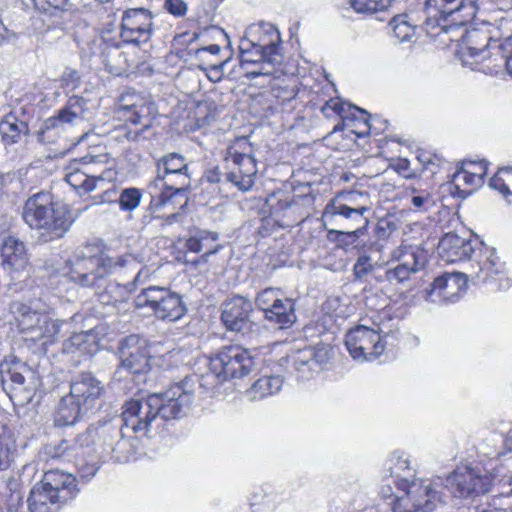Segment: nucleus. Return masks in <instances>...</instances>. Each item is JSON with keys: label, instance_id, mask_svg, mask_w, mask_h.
Returning a JSON list of instances; mask_svg holds the SVG:
<instances>
[{"label": "nucleus", "instance_id": "f3484780", "mask_svg": "<svg viewBox=\"0 0 512 512\" xmlns=\"http://www.w3.org/2000/svg\"><path fill=\"white\" fill-rule=\"evenodd\" d=\"M492 479L480 475L476 470L464 467L458 468L446 479V487L457 497L474 498L489 492Z\"/></svg>", "mask_w": 512, "mask_h": 512}, {"label": "nucleus", "instance_id": "c03bdc74", "mask_svg": "<svg viewBox=\"0 0 512 512\" xmlns=\"http://www.w3.org/2000/svg\"><path fill=\"white\" fill-rule=\"evenodd\" d=\"M469 66L472 70L481 71L488 75L497 74L504 67V57L502 54L487 49V53L478 57V63Z\"/></svg>", "mask_w": 512, "mask_h": 512}, {"label": "nucleus", "instance_id": "6e6552de", "mask_svg": "<svg viewBox=\"0 0 512 512\" xmlns=\"http://www.w3.org/2000/svg\"><path fill=\"white\" fill-rule=\"evenodd\" d=\"M120 364L114 372V379L122 381L131 376L137 382L144 381L150 370V352L146 340L138 335H129L119 344Z\"/></svg>", "mask_w": 512, "mask_h": 512}, {"label": "nucleus", "instance_id": "37998d69", "mask_svg": "<svg viewBox=\"0 0 512 512\" xmlns=\"http://www.w3.org/2000/svg\"><path fill=\"white\" fill-rule=\"evenodd\" d=\"M253 42H249L246 38H241L239 43V53H240V65L241 68L246 70H250L248 66H255L257 63L261 61H266L268 63V59L266 58V54L256 49Z\"/></svg>", "mask_w": 512, "mask_h": 512}, {"label": "nucleus", "instance_id": "603ef678", "mask_svg": "<svg viewBox=\"0 0 512 512\" xmlns=\"http://www.w3.org/2000/svg\"><path fill=\"white\" fill-rule=\"evenodd\" d=\"M281 65H273L266 61L257 63L253 69L246 70L245 76L248 79H254L259 76H272L276 74L280 69Z\"/></svg>", "mask_w": 512, "mask_h": 512}, {"label": "nucleus", "instance_id": "393cba45", "mask_svg": "<svg viewBox=\"0 0 512 512\" xmlns=\"http://www.w3.org/2000/svg\"><path fill=\"white\" fill-rule=\"evenodd\" d=\"M2 266L10 272H22L29 266V255L26 245L19 238L7 235L1 244Z\"/></svg>", "mask_w": 512, "mask_h": 512}, {"label": "nucleus", "instance_id": "cd10ccee", "mask_svg": "<svg viewBox=\"0 0 512 512\" xmlns=\"http://www.w3.org/2000/svg\"><path fill=\"white\" fill-rule=\"evenodd\" d=\"M438 250L446 262L454 263L469 259L474 253V245L471 239L449 233L440 240Z\"/></svg>", "mask_w": 512, "mask_h": 512}, {"label": "nucleus", "instance_id": "5fc2aeb1", "mask_svg": "<svg viewBox=\"0 0 512 512\" xmlns=\"http://www.w3.org/2000/svg\"><path fill=\"white\" fill-rule=\"evenodd\" d=\"M411 203L416 210L426 211L430 206L434 205V200L429 192L421 191L420 194L412 196Z\"/></svg>", "mask_w": 512, "mask_h": 512}, {"label": "nucleus", "instance_id": "f704fd0d", "mask_svg": "<svg viewBox=\"0 0 512 512\" xmlns=\"http://www.w3.org/2000/svg\"><path fill=\"white\" fill-rule=\"evenodd\" d=\"M265 319L279 325V328L291 326L296 321L294 301L290 298H279L277 303L264 315Z\"/></svg>", "mask_w": 512, "mask_h": 512}, {"label": "nucleus", "instance_id": "412c9836", "mask_svg": "<svg viewBox=\"0 0 512 512\" xmlns=\"http://www.w3.org/2000/svg\"><path fill=\"white\" fill-rule=\"evenodd\" d=\"M103 393L102 382L91 373H80L71 380L69 395L86 411L96 407Z\"/></svg>", "mask_w": 512, "mask_h": 512}, {"label": "nucleus", "instance_id": "473e14b6", "mask_svg": "<svg viewBox=\"0 0 512 512\" xmlns=\"http://www.w3.org/2000/svg\"><path fill=\"white\" fill-rule=\"evenodd\" d=\"M47 225L42 227V235L48 239H57L64 236L69 230L71 221L68 212L61 205L52 202L51 213L46 216Z\"/></svg>", "mask_w": 512, "mask_h": 512}, {"label": "nucleus", "instance_id": "7c9ffc66", "mask_svg": "<svg viewBox=\"0 0 512 512\" xmlns=\"http://www.w3.org/2000/svg\"><path fill=\"white\" fill-rule=\"evenodd\" d=\"M218 234L216 232L203 231L196 236L186 240L185 247L190 252L201 253V256L194 261L195 264L207 262L210 255L216 254L221 245L217 243Z\"/></svg>", "mask_w": 512, "mask_h": 512}, {"label": "nucleus", "instance_id": "0e129e2a", "mask_svg": "<svg viewBox=\"0 0 512 512\" xmlns=\"http://www.w3.org/2000/svg\"><path fill=\"white\" fill-rule=\"evenodd\" d=\"M489 185L491 188L498 190L503 195L510 194L508 186L505 184L504 180L499 175H494L490 179Z\"/></svg>", "mask_w": 512, "mask_h": 512}, {"label": "nucleus", "instance_id": "2f4dec72", "mask_svg": "<svg viewBox=\"0 0 512 512\" xmlns=\"http://www.w3.org/2000/svg\"><path fill=\"white\" fill-rule=\"evenodd\" d=\"M62 503H65V501L55 497V493L50 492L41 483H37L31 489L28 498L30 512H57Z\"/></svg>", "mask_w": 512, "mask_h": 512}, {"label": "nucleus", "instance_id": "a19ab883", "mask_svg": "<svg viewBox=\"0 0 512 512\" xmlns=\"http://www.w3.org/2000/svg\"><path fill=\"white\" fill-rule=\"evenodd\" d=\"M397 229V223L392 217H383L379 219L374 228L376 241L371 243L370 249L381 252Z\"/></svg>", "mask_w": 512, "mask_h": 512}, {"label": "nucleus", "instance_id": "052dcab7", "mask_svg": "<svg viewBox=\"0 0 512 512\" xmlns=\"http://www.w3.org/2000/svg\"><path fill=\"white\" fill-rule=\"evenodd\" d=\"M493 501L496 512H512V494L498 495Z\"/></svg>", "mask_w": 512, "mask_h": 512}, {"label": "nucleus", "instance_id": "de8ad7c7", "mask_svg": "<svg viewBox=\"0 0 512 512\" xmlns=\"http://www.w3.org/2000/svg\"><path fill=\"white\" fill-rule=\"evenodd\" d=\"M142 193L138 188L123 189L118 197V204L123 211H133L141 203Z\"/></svg>", "mask_w": 512, "mask_h": 512}, {"label": "nucleus", "instance_id": "338daca9", "mask_svg": "<svg viewBox=\"0 0 512 512\" xmlns=\"http://www.w3.org/2000/svg\"><path fill=\"white\" fill-rule=\"evenodd\" d=\"M97 471L98 466L95 463H93L82 467L80 470V474L82 478L89 480L91 477L96 475Z\"/></svg>", "mask_w": 512, "mask_h": 512}, {"label": "nucleus", "instance_id": "aec40b11", "mask_svg": "<svg viewBox=\"0 0 512 512\" xmlns=\"http://www.w3.org/2000/svg\"><path fill=\"white\" fill-rule=\"evenodd\" d=\"M137 101L128 103L126 98H123L125 103L121 106L122 117L126 123L135 126V129L129 128L125 132V137L129 141L139 142L145 137L144 132L147 131L153 123L152 107L147 105L146 102L137 97Z\"/></svg>", "mask_w": 512, "mask_h": 512}, {"label": "nucleus", "instance_id": "e2e57ef3", "mask_svg": "<svg viewBox=\"0 0 512 512\" xmlns=\"http://www.w3.org/2000/svg\"><path fill=\"white\" fill-rule=\"evenodd\" d=\"M203 180L209 184H219L222 182V173L219 167H213L207 170L203 176Z\"/></svg>", "mask_w": 512, "mask_h": 512}, {"label": "nucleus", "instance_id": "13d9d810", "mask_svg": "<svg viewBox=\"0 0 512 512\" xmlns=\"http://www.w3.org/2000/svg\"><path fill=\"white\" fill-rule=\"evenodd\" d=\"M80 74L77 70L66 68L61 76L62 85L71 90L77 88L80 84Z\"/></svg>", "mask_w": 512, "mask_h": 512}, {"label": "nucleus", "instance_id": "3c124183", "mask_svg": "<svg viewBox=\"0 0 512 512\" xmlns=\"http://www.w3.org/2000/svg\"><path fill=\"white\" fill-rule=\"evenodd\" d=\"M365 224L362 227H359L353 231H340V230H330V235H335V240L341 243L343 246H351L354 245L355 242L364 234L366 231Z\"/></svg>", "mask_w": 512, "mask_h": 512}, {"label": "nucleus", "instance_id": "4468645a", "mask_svg": "<svg viewBox=\"0 0 512 512\" xmlns=\"http://www.w3.org/2000/svg\"><path fill=\"white\" fill-rule=\"evenodd\" d=\"M154 33V15L146 8H129L123 11L120 37L123 42L135 46L148 43Z\"/></svg>", "mask_w": 512, "mask_h": 512}, {"label": "nucleus", "instance_id": "7ed1b4c3", "mask_svg": "<svg viewBox=\"0 0 512 512\" xmlns=\"http://www.w3.org/2000/svg\"><path fill=\"white\" fill-rule=\"evenodd\" d=\"M387 466L390 476L396 478L393 482L404 492L393 502V512H435L443 506L445 501L441 493L429 480L407 479L411 473L407 457L394 454L387 461Z\"/></svg>", "mask_w": 512, "mask_h": 512}, {"label": "nucleus", "instance_id": "72a5a7b5", "mask_svg": "<svg viewBox=\"0 0 512 512\" xmlns=\"http://www.w3.org/2000/svg\"><path fill=\"white\" fill-rule=\"evenodd\" d=\"M88 411L69 394L63 396L54 414V423L58 427L70 426L81 419Z\"/></svg>", "mask_w": 512, "mask_h": 512}, {"label": "nucleus", "instance_id": "c756f323", "mask_svg": "<svg viewBox=\"0 0 512 512\" xmlns=\"http://www.w3.org/2000/svg\"><path fill=\"white\" fill-rule=\"evenodd\" d=\"M40 483L65 502L72 499L78 491L75 477L59 470L45 472Z\"/></svg>", "mask_w": 512, "mask_h": 512}, {"label": "nucleus", "instance_id": "8fccbe9b", "mask_svg": "<svg viewBox=\"0 0 512 512\" xmlns=\"http://www.w3.org/2000/svg\"><path fill=\"white\" fill-rule=\"evenodd\" d=\"M280 298V290L275 288H266L260 291L255 299L256 306L264 312H266L277 303Z\"/></svg>", "mask_w": 512, "mask_h": 512}, {"label": "nucleus", "instance_id": "2eb2a0df", "mask_svg": "<svg viewBox=\"0 0 512 512\" xmlns=\"http://www.w3.org/2000/svg\"><path fill=\"white\" fill-rule=\"evenodd\" d=\"M345 345L350 355L359 361L375 359L385 349L379 331L364 325H359L347 332Z\"/></svg>", "mask_w": 512, "mask_h": 512}, {"label": "nucleus", "instance_id": "1a4fd4ad", "mask_svg": "<svg viewBox=\"0 0 512 512\" xmlns=\"http://www.w3.org/2000/svg\"><path fill=\"white\" fill-rule=\"evenodd\" d=\"M255 367L254 357L250 351L239 345L222 347L210 357L211 376L219 381L243 378Z\"/></svg>", "mask_w": 512, "mask_h": 512}, {"label": "nucleus", "instance_id": "49530a36", "mask_svg": "<svg viewBox=\"0 0 512 512\" xmlns=\"http://www.w3.org/2000/svg\"><path fill=\"white\" fill-rule=\"evenodd\" d=\"M381 265L378 261H373L372 257L366 253L360 254L353 265V276L355 280H362L372 274L376 268Z\"/></svg>", "mask_w": 512, "mask_h": 512}, {"label": "nucleus", "instance_id": "f257e3e1", "mask_svg": "<svg viewBox=\"0 0 512 512\" xmlns=\"http://www.w3.org/2000/svg\"><path fill=\"white\" fill-rule=\"evenodd\" d=\"M70 278L83 287L104 291L99 293V300L103 304L116 305L123 302L132 291V287L140 280L142 272L139 270L133 278V282L127 285L118 283L107 284L106 277L115 269L133 266L136 262L128 256L117 258L105 256L96 246L85 245L74 250L67 260Z\"/></svg>", "mask_w": 512, "mask_h": 512}, {"label": "nucleus", "instance_id": "a878e982", "mask_svg": "<svg viewBox=\"0 0 512 512\" xmlns=\"http://www.w3.org/2000/svg\"><path fill=\"white\" fill-rule=\"evenodd\" d=\"M490 36L486 32L477 29L466 30L461 37L459 55L463 65L478 63V57L492 50Z\"/></svg>", "mask_w": 512, "mask_h": 512}, {"label": "nucleus", "instance_id": "39448f33", "mask_svg": "<svg viewBox=\"0 0 512 512\" xmlns=\"http://www.w3.org/2000/svg\"><path fill=\"white\" fill-rule=\"evenodd\" d=\"M10 309L15 316L20 332L26 336V340L39 342L44 351L48 345L57 341L63 321L55 318L39 302L15 301L11 304Z\"/></svg>", "mask_w": 512, "mask_h": 512}, {"label": "nucleus", "instance_id": "ddd939ff", "mask_svg": "<svg viewBox=\"0 0 512 512\" xmlns=\"http://www.w3.org/2000/svg\"><path fill=\"white\" fill-rule=\"evenodd\" d=\"M396 266L386 270L385 277L391 284H400L422 270L428 261L427 251L417 245H400L391 252Z\"/></svg>", "mask_w": 512, "mask_h": 512}, {"label": "nucleus", "instance_id": "09e8293b", "mask_svg": "<svg viewBox=\"0 0 512 512\" xmlns=\"http://www.w3.org/2000/svg\"><path fill=\"white\" fill-rule=\"evenodd\" d=\"M392 0H352L351 5L358 13H376L386 10Z\"/></svg>", "mask_w": 512, "mask_h": 512}, {"label": "nucleus", "instance_id": "f8f14e48", "mask_svg": "<svg viewBox=\"0 0 512 512\" xmlns=\"http://www.w3.org/2000/svg\"><path fill=\"white\" fill-rule=\"evenodd\" d=\"M242 146H248L244 139L238 140L227 149L225 161L229 171L226 173L225 181L246 192L254 185L257 166L255 158L250 153L241 152Z\"/></svg>", "mask_w": 512, "mask_h": 512}, {"label": "nucleus", "instance_id": "9b49d317", "mask_svg": "<svg viewBox=\"0 0 512 512\" xmlns=\"http://www.w3.org/2000/svg\"><path fill=\"white\" fill-rule=\"evenodd\" d=\"M373 207L374 203L369 192L345 191L338 193L328 202L323 216L331 219L338 216L355 223L363 222L367 226L369 223L367 214Z\"/></svg>", "mask_w": 512, "mask_h": 512}, {"label": "nucleus", "instance_id": "69168bd1", "mask_svg": "<svg viewBox=\"0 0 512 512\" xmlns=\"http://www.w3.org/2000/svg\"><path fill=\"white\" fill-rule=\"evenodd\" d=\"M112 187L105 189V191L101 194V202L102 203H114L118 202V193L115 189V186L110 183Z\"/></svg>", "mask_w": 512, "mask_h": 512}, {"label": "nucleus", "instance_id": "6e6d98bb", "mask_svg": "<svg viewBox=\"0 0 512 512\" xmlns=\"http://www.w3.org/2000/svg\"><path fill=\"white\" fill-rule=\"evenodd\" d=\"M164 8L175 17H183L186 15L188 6L184 0H165Z\"/></svg>", "mask_w": 512, "mask_h": 512}, {"label": "nucleus", "instance_id": "c85d7f7f", "mask_svg": "<svg viewBox=\"0 0 512 512\" xmlns=\"http://www.w3.org/2000/svg\"><path fill=\"white\" fill-rule=\"evenodd\" d=\"M51 197L46 193H38L30 197L23 209L24 221L33 229L41 230L47 225L46 216L51 213Z\"/></svg>", "mask_w": 512, "mask_h": 512}, {"label": "nucleus", "instance_id": "e433bc0d", "mask_svg": "<svg viewBox=\"0 0 512 512\" xmlns=\"http://www.w3.org/2000/svg\"><path fill=\"white\" fill-rule=\"evenodd\" d=\"M282 385L281 376H264L255 381L245 394L248 400L258 401L278 393Z\"/></svg>", "mask_w": 512, "mask_h": 512}, {"label": "nucleus", "instance_id": "79ce46f5", "mask_svg": "<svg viewBox=\"0 0 512 512\" xmlns=\"http://www.w3.org/2000/svg\"><path fill=\"white\" fill-rule=\"evenodd\" d=\"M0 429V471H5L14 461L16 443L13 435L4 426H1Z\"/></svg>", "mask_w": 512, "mask_h": 512}, {"label": "nucleus", "instance_id": "58836bf2", "mask_svg": "<svg viewBox=\"0 0 512 512\" xmlns=\"http://www.w3.org/2000/svg\"><path fill=\"white\" fill-rule=\"evenodd\" d=\"M65 180L75 190H82L85 193L95 190L94 182L89 179L80 159H74L68 164Z\"/></svg>", "mask_w": 512, "mask_h": 512}, {"label": "nucleus", "instance_id": "774afa93", "mask_svg": "<svg viewBox=\"0 0 512 512\" xmlns=\"http://www.w3.org/2000/svg\"><path fill=\"white\" fill-rule=\"evenodd\" d=\"M16 38V34L10 31L3 24H0V44L4 42L12 41Z\"/></svg>", "mask_w": 512, "mask_h": 512}, {"label": "nucleus", "instance_id": "4c0bfd02", "mask_svg": "<svg viewBox=\"0 0 512 512\" xmlns=\"http://www.w3.org/2000/svg\"><path fill=\"white\" fill-rule=\"evenodd\" d=\"M97 349V336L92 330L75 333L63 343V350L67 353L93 354Z\"/></svg>", "mask_w": 512, "mask_h": 512}, {"label": "nucleus", "instance_id": "c9c22d12", "mask_svg": "<svg viewBox=\"0 0 512 512\" xmlns=\"http://www.w3.org/2000/svg\"><path fill=\"white\" fill-rule=\"evenodd\" d=\"M28 126L25 122L18 121L13 113L6 114L0 119V137L5 149L18 143L23 133H26Z\"/></svg>", "mask_w": 512, "mask_h": 512}, {"label": "nucleus", "instance_id": "a211bd4d", "mask_svg": "<svg viewBox=\"0 0 512 512\" xmlns=\"http://www.w3.org/2000/svg\"><path fill=\"white\" fill-rule=\"evenodd\" d=\"M467 277L470 276L456 272L435 278L430 288L425 290V300L434 304L455 303L465 291Z\"/></svg>", "mask_w": 512, "mask_h": 512}, {"label": "nucleus", "instance_id": "bf43d9fd", "mask_svg": "<svg viewBox=\"0 0 512 512\" xmlns=\"http://www.w3.org/2000/svg\"><path fill=\"white\" fill-rule=\"evenodd\" d=\"M35 6H41L46 9L44 5H47L49 8L59 11L68 10L70 7L69 0H32Z\"/></svg>", "mask_w": 512, "mask_h": 512}, {"label": "nucleus", "instance_id": "5701e85b", "mask_svg": "<svg viewBox=\"0 0 512 512\" xmlns=\"http://www.w3.org/2000/svg\"><path fill=\"white\" fill-rule=\"evenodd\" d=\"M80 161L89 179L94 182L95 189L104 188L106 183H112L117 178L115 160L108 153L89 154Z\"/></svg>", "mask_w": 512, "mask_h": 512}, {"label": "nucleus", "instance_id": "0eeeda50", "mask_svg": "<svg viewBox=\"0 0 512 512\" xmlns=\"http://www.w3.org/2000/svg\"><path fill=\"white\" fill-rule=\"evenodd\" d=\"M157 174L153 181L163 190L159 196V205L165 206L173 198L183 199L187 204L186 191L190 188L191 177L186 158L179 153H169L157 161Z\"/></svg>", "mask_w": 512, "mask_h": 512}, {"label": "nucleus", "instance_id": "bb28decb", "mask_svg": "<svg viewBox=\"0 0 512 512\" xmlns=\"http://www.w3.org/2000/svg\"><path fill=\"white\" fill-rule=\"evenodd\" d=\"M86 101L79 96L69 98L67 104L58 111L57 115L48 118L44 122L45 129L62 128L74 126L84 119Z\"/></svg>", "mask_w": 512, "mask_h": 512}, {"label": "nucleus", "instance_id": "dca6fc26", "mask_svg": "<svg viewBox=\"0 0 512 512\" xmlns=\"http://www.w3.org/2000/svg\"><path fill=\"white\" fill-rule=\"evenodd\" d=\"M249 42H253L256 49L266 54L268 63L282 65L284 55L282 52V40L280 32L271 23L260 22L251 25L244 36Z\"/></svg>", "mask_w": 512, "mask_h": 512}, {"label": "nucleus", "instance_id": "b1692460", "mask_svg": "<svg viewBox=\"0 0 512 512\" xmlns=\"http://www.w3.org/2000/svg\"><path fill=\"white\" fill-rule=\"evenodd\" d=\"M252 303L243 296H235L224 304L221 319L230 331L242 332L249 326Z\"/></svg>", "mask_w": 512, "mask_h": 512}, {"label": "nucleus", "instance_id": "423d86ee", "mask_svg": "<svg viewBox=\"0 0 512 512\" xmlns=\"http://www.w3.org/2000/svg\"><path fill=\"white\" fill-rule=\"evenodd\" d=\"M209 378L210 375L202 377V383L197 375L186 376L180 383L163 392L151 393L161 428L166 421L186 416L197 389H207Z\"/></svg>", "mask_w": 512, "mask_h": 512}, {"label": "nucleus", "instance_id": "20e7f679", "mask_svg": "<svg viewBox=\"0 0 512 512\" xmlns=\"http://www.w3.org/2000/svg\"><path fill=\"white\" fill-rule=\"evenodd\" d=\"M426 33L436 37L470 23L478 11L477 0H425Z\"/></svg>", "mask_w": 512, "mask_h": 512}, {"label": "nucleus", "instance_id": "4d7b16f0", "mask_svg": "<svg viewBox=\"0 0 512 512\" xmlns=\"http://www.w3.org/2000/svg\"><path fill=\"white\" fill-rule=\"evenodd\" d=\"M461 167L466 169L469 174H472L473 176L480 178L482 180V183L484 182V177L487 174V165L484 161L463 162Z\"/></svg>", "mask_w": 512, "mask_h": 512}, {"label": "nucleus", "instance_id": "f03ea898", "mask_svg": "<svg viewBox=\"0 0 512 512\" xmlns=\"http://www.w3.org/2000/svg\"><path fill=\"white\" fill-rule=\"evenodd\" d=\"M122 409V424L109 426L101 434L103 456L117 462H127L135 452L130 433L151 437L161 429L151 394L126 401Z\"/></svg>", "mask_w": 512, "mask_h": 512}, {"label": "nucleus", "instance_id": "9d476101", "mask_svg": "<svg viewBox=\"0 0 512 512\" xmlns=\"http://www.w3.org/2000/svg\"><path fill=\"white\" fill-rule=\"evenodd\" d=\"M134 303L137 308H149L158 319L171 322L182 318L187 311L178 293L160 286L142 289L135 297Z\"/></svg>", "mask_w": 512, "mask_h": 512}, {"label": "nucleus", "instance_id": "864d4df0", "mask_svg": "<svg viewBox=\"0 0 512 512\" xmlns=\"http://www.w3.org/2000/svg\"><path fill=\"white\" fill-rule=\"evenodd\" d=\"M269 201L271 209L274 211V213L284 212L290 209L294 204V199H290L285 194H281L279 197L274 195L269 199Z\"/></svg>", "mask_w": 512, "mask_h": 512}, {"label": "nucleus", "instance_id": "ea45409f", "mask_svg": "<svg viewBox=\"0 0 512 512\" xmlns=\"http://www.w3.org/2000/svg\"><path fill=\"white\" fill-rule=\"evenodd\" d=\"M8 376L10 383H8L5 378H3L2 385L10 399L21 404L29 402L32 398V393L31 390H28L24 386V376L16 371H9Z\"/></svg>", "mask_w": 512, "mask_h": 512}, {"label": "nucleus", "instance_id": "4be33fe9", "mask_svg": "<svg viewBox=\"0 0 512 512\" xmlns=\"http://www.w3.org/2000/svg\"><path fill=\"white\" fill-rule=\"evenodd\" d=\"M469 276L472 281L486 282L489 278L498 281L497 288L499 290L508 289L512 285V281L502 275L504 264L501 263L494 251L485 248V259L482 261L472 262Z\"/></svg>", "mask_w": 512, "mask_h": 512}, {"label": "nucleus", "instance_id": "680f3d73", "mask_svg": "<svg viewBox=\"0 0 512 512\" xmlns=\"http://www.w3.org/2000/svg\"><path fill=\"white\" fill-rule=\"evenodd\" d=\"M492 50H496L495 52L499 54H512V36L506 37L500 43L494 41V45H492Z\"/></svg>", "mask_w": 512, "mask_h": 512}, {"label": "nucleus", "instance_id": "a18cd8bd", "mask_svg": "<svg viewBox=\"0 0 512 512\" xmlns=\"http://www.w3.org/2000/svg\"><path fill=\"white\" fill-rule=\"evenodd\" d=\"M453 185L462 197L469 195L474 189L482 185V180L469 174L466 169L460 167L453 175Z\"/></svg>", "mask_w": 512, "mask_h": 512}, {"label": "nucleus", "instance_id": "6ab92c4d", "mask_svg": "<svg viewBox=\"0 0 512 512\" xmlns=\"http://www.w3.org/2000/svg\"><path fill=\"white\" fill-rule=\"evenodd\" d=\"M332 348L326 344L306 347L292 356L293 366L301 380H307L313 373L323 370L332 358Z\"/></svg>", "mask_w": 512, "mask_h": 512}]
</instances>
